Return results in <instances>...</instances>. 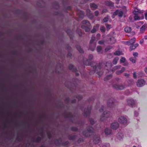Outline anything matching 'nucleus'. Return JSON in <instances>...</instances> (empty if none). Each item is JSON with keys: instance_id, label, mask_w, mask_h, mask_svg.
<instances>
[{"instance_id": "nucleus-1", "label": "nucleus", "mask_w": 147, "mask_h": 147, "mask_svg": "<svg viewBox=\"0 0 147 147\" xmlns=\"http://www.w3.org/2000/svg\"><path fill=\"white\" fill-rule=\"evenodd\" d=\"M93 58V55H90L88 56V59H84L83 60V63L84 65H90L91 67H92V70L89 71V74L90 75H92L96 72V70H97V68H99L100 65L102 64V63H98L90 61V60L92 59Z\"/></svg>"}, {"instance_id": "nucleus-2", "label": "nucleus", "mask_w": 147, "mask_h": 147, "mask_svg": "<svg viewBox=\"0 0 147 147\" xmlns=\"http://www.w3.org/2000/svg\"><path fill=\"white\" fill-rule=\"evenodd\" d=\"M102 63V64L100 65L99 68H97V70H96V72L98 75L99 77L101 76L103 74L101 70L104 67H107L109 68H110L112 66L111 62L110 61H108L106 64L102 62H100L99 63Z\"/></svg>"}, {"instance_id": "nucleus-3", "label": "nucleus", "mask_w": 147, "mask_h": 147, "mask_svg": "<svg viewBox=\"0 0 147 147\" xmlns=\"http://www.w3.org/2000/svg\"><path fill=\"white\" fill-rule=\"evenodd\" d=\"M142 12L140 10H134L133 13L134 15V20L135 21L139 20L144 18L143 15L142 14Z\"/></svg>"}, {"instance_id": "nucleus-4", "label": "nucleus", "mask_w": 147, "mask_h": 147, "mask_svg": "<svg viewBox=\"0 0 147 147\" xmlns=\"http://www.w3.org/2000/svg\"><path fill=\"white\" fill-rule=\"evenodd\" d=\"M94 130L91 127L89 126L87 128V130L83 132V135L86 137H89L92 134V133L94 132Z\"/></svg>"}, {"instance_id": "nucleus-5", "label": "nucleus", "mask_w": 147, "mask_h": 147, "mask_svg": "<svg viewBox=\"0 0 147 147\" xmlns=\"http://www.w3.org/2000/svg\"><path fill=\"white\" fill-rule=\"evenodd\" d=\"M95 39V37L93 35L90 41L89 48L92 51H94L96 46V43L94 42Z\"/></svg>"}, {"instance_id": "nucleus-6", "label": "nucleus", "mask_w": 147, "mask_h": 147, "mask_svg": "<svg viewBox=\"0 0 147 147\" xmlns=\"http://www.w3.org/2000/svg\"><path fill=\"white\" fill-rule=\"evenodd\" d=\"M118 121L121 124L126 125L127 123V117L126 116H121L118 118Z\"/></svg>"}, {"instance_id": "nucleus-7", "label": "nucleus", "mask_w": 147, "mask_h": 147, "mask_svg": "<svg viewBox=\"0 0 147 147\" xmlns=\"http://www.w3.org/2000/svg\"><path fill=\"white\" fill-rule=\"evenodd\" d=\"M111 116V114L109 111H105L101 116L100 120L101 121H103Z\"/></svg>"}, {"instance_id": "nucleus-8", "label": "nucleus", "mask_w": 147, "mask_h": 147, "mask_svg": "<svg viewBox=\"0 0 147 147\" xmlns=\"http://www.w3.org/2000/svg\"><path fill=\"white\" fill-rule=\"evenodd\" d=\"M116 100L113 98L109 99L107 100V104L108 106L110 108H112L115 105V103Z\"/></svg>"}, {"instance_id": "nucleus-9", "label": "nucleus", "mask_w": 147, "mask_h": 147, "mask_svg": "<svg viewBox=\"0 0 147 147\" xmlns=\"http://www.w3.org/2000/svg\"><path fill=\"white\" fill-rule=\"evenodd\" d=\"M112 87L117 90H122L125 88V86L123 85H117L114 84L113 81L111 83Z\"/></svg>"}, {"instance_id": "nucleus-10", "label": "nucleus", "mask_w": 147, "mask_h": 147, "mask_svg": "<svg viewBox=\"0 0 147 147\" xmlns=\"http://www.w3.org/2000/svg\"><path fill=\"white\" fill-rule=\"evenodd\" d=\"M127 105L131 107H133L135 105V100L132 98H128L127 100Z\"/></svg>"}, {"instance_id": "nucleus-11", "label": "nucleus", "mask_w": 147, "mask_h": 147, "mask_svg": "<svg viewBox=\"0 0 147 147\" xmlns=\"http://www.w3.org/2000/svg\"><path fill=\"white\" fill-rule=\"evenodd\" d=\"M91 109V106H88L87 109H85L84 110V115L86 117L89 116L90 113Z\"/></svg>"}, {"instance_id": "nucleus-12", "label": "nucleus", "mask_w": 147, "mask_h": 147, "mask_svg": "<svg viewBox=\"0 0 147 147\" xmlns=\"http://www.w3.org/2000/svg\"><path fill=\"white\" fill-rule=\"evenodd\" d=\"M100 140V136L99 135H95L94 136L93 138V142L95 144H97L99 143Z\"/></svg>"}, {"instance_id": "nucleus-13", "label": "nucleus", "mask_w": 147, "mask_h": 147, "mask_svg": "<svg viewBox=\"0 0 147 147\" xmlns=\"http://www.w3.org/2000/svg\"><path fill=\"white\" fill-rule=\"evenodd\" d=\"M145 82L144 80L140 79L137 81L136 84L138 87H141L145 85Z\"/></svg>"}, {"instance_id": "nucleus-14", "label": "nucleus", "mask_w": 147, "mask_h": 147, "mask_svg": "<svg viewBox=\"0 0 147 147\" xmlns=\"http://www.w3.org/2000/svg\"><path fill=\"white\" fill-rule=\"evenodd\" d=\"M123 14V12L122 11L120 10L117 9L113 13V15L114 16L118 15V16L120 18H121Z\"/></svg>"}, {"instance_id": "nucleus-15", "label": "nucleus", "mask_w": 147, "mask_h": 147, "mask_svg": "<svg viewBox=\"0 0 147 147\" xmlns=\"http://www.w3.org/2000/svg\"><path fill=\"white\" fill-rule=\"evenodd\" d=\"M119 125L117 121H115L112 123L111 125V128L114 129H116L118 128Z\"/></svg>"}, {"instance_id": "nucleus-16", "label": "nucleus", "mask_w": 147, "mask_h": 147, "mask_svg": "<svg viewBox=\"0 0 147 147\" xmlns=\"http://www.w3.org/2000/svg\"><path fill=\"white\" fill-rule=\"evenodd\" d=\"M73 65L71 64L69 65V69L70 70H72L73 72H75V75L76 76H78L79 74L77 72V70L76 68H73Z\"/></svg>"}, {"instance_id": "nucleus-17", "label": "nucleus", "mask_w": 147, "mask_h": 147, "mask_svg": "<svg viewBox=\"0 0 147 147\" xmlns=\"http://www.w3.org/2000/svg\"><path fill=\"white\" fill-rule=\"evenodd\" d=\"M86 15L87 17L91 19L94 17L92 13H91L90 10L89 9H87L86 10Z\"/></svg>"}, {"instance_id": "nucleus-18", "label": "nucleus", "mask_w": 147, "mask_h": 147, "mask_svg": "<svg viewBox=\"0 0 147 147\" xmlns=\"http://www.w3.org/2000/svg\"><path fill=\"white\" fill-rule=\"evenodd\" d=\"M116 42V39L113 36L110 37L109 39L107 40L108 43L111 44H114Z\"/></svg>"}, {"instance_id": "nucleus-19", "label": "nucleus", "mask_w": 147, "mask_h": 147, "mask_svg": "<svg viewBox=\"0 0 147 147\" xmlns=\"http://www.w3.org/2000/svg\"><path fill=\"white\" fill-rule=\"evenodd\" d=\"M105 4L106 5L109 6L111 8L114 7V3L111 1H106L105 2Z\"/></svg>"}, {"instance_id": "nucleus-20", "label": "nucleus", "mask_w": 147, "mask_h": 147, "mask_svg": "<svg viewBox=\"0 0 147 147\" xmlns=\"http://www.w3.org/2000/svg\"><path fill=\"white\" fill-rule=\"evenodd\" d=\"M116 138L119 140H121L123 138V135L122 133L119 132L117 134L116 136Z\"/></svg>"}, {"instance_id": "nucleus-21", "label": "nucleus", "mask_w": 147, "mask_h": 147, "mask_svg": "<svg viewBox=\"0 0 147 147\" xmlns=\"http://www.w3.org/2000/svg\"><path fill=\"white\" fill-rule=\"evenodd\" d=\"M90 6L92 9L93 10L97 9L98 7V5L94 3H90Z\"/></svg>"}, {"instance_id": "nucleus-22", "label": "nucleus", "mask_w": 147, "mask_h": 147, "mask_svg": "<svg viewBox=\"0 0 147 147\" xmlns=\"http://www.w3.org/2000/svg\"><path fill=\"white\" fill-rule=\"evenodd\" d=\"M55 143L56 146H59L61 145V139H56L55 140Z\"/></svg>"}, {"instance_id": "nucleus-23", "label": "nucleus", "mask_w": 147, "mask_h": 147, "mask_svg": "<svg viewBox=\"0 0 147 147\" xmlns=\"http://www.w3.org/2000/svg\"><path fill=\"white\" fill-rule=\"evenodd\" d=\"M104 132L106 135H108L111 133V130L110 129L106 128L104 130Z\"/></svg>"}, {"instance_id": "nucleus-24", "label": "nucleus", "mask_w": 147, "mask_h": 147, "mask_svg": "<svg viewBox=\"0 0 147 147\" xmlns=\"http://www.w3.org/2000/svg\"><path fill=\"white\" fill-rule=\"evenodd\" d=\"M77 137V136L76 135L69 134L68 136V138L70 140H74Z\"/></svg>"}, {"instance_id": "nucleus-25", "label": "nucleus", "mask_w": 147, "mask_h": 147, "mask_svg": "<svg viewBox=\"0 0 147 147\" xmlns=\"http://www.w3.org/2000/svg\"><path fill=\"white\" fill-rule=\"evenodd\" d=\"M125 70V68L124 67H122L121 70H118L116 72V74L117 75H119L122 73Z\"/></svg>"}, {"instance_id": "nucleus-26", "label": "nucleus", "mask_w": 147, "mask_h": 147, "mask_svg": "<svg viewBox=\"0 0 147 147\" xmlns=\"http://www.w3.org/2000/svg\"><path fill=\"white\" fill-rule=\"evenodd\" d=\"M147 28V25L146 24H144L140 28V31L141 32H144L145 30Z\"/></svg>"}, {"instance_id": "nucleus-27", "label": "nucleus", "mask_w": 147, "mask_h": 147, "mask_svg": "<svg viewBox=\"0 0 147 147\" xmlns=\"http://www.w3.org/2000/svg\"><path fill=\"white\" fill-rule=\"evenodd\" d=\"M82 23L84 24H86L88 27L90 26V25L89 22L86 20H83L82 22Z\"/></svg>"}, {"instance_id": "nucleus-28", "label": "nucleus", "mask_w": 147, "mask_h": 147, "mask_svg": "<svg viewBox=\"0 0 147 147\" xmlns=\"http://www.w3.org/2000/svg\"><path fill=\"white\" fill-rule=\"evenodd\" d=\"M69 142L68 141H65L61 143V145L68 147L69 146Z\"/></svg>"}, {"instance_id": "nucleus-29", "label": "nucleus", "mask_w": 147, "mask_h": 147, "mask_svg": "<svg viewBox=\"0 0 147 147\" xmlns=\"http://www.w3.org/2000/svg\"><path fill=\"white\" fill-rule=\"evenodd\" d=\"M96 50L98 53H102V48L100 46H98L96 48Z\"/></svg>"}, {"instance_id": "nucleus-30", "label": "nucleus", "mask_w": 147, "mask_h": 147, "mask_svg": "<svg viewBox=\"0 0 147 147\" xmlns=\"http://www.w3.org/2000/svg\"><path fill=\"white\" fill-rule=\"evenodd\" d=\"M78 13L79 14V16L80 18H83L84 16V11H78Z\"/></svg>"}, {"instance_id": "nucleus-31", "label": "nucleus", "mask_w": 147, "mask_h": 147, "mask_svg": "<svg viewBox=\"0 0 147 147\" xmlns=\"http://www.w3.org/2000/svg\"><path fill=\"white\" fill-rule=\"evenodd\" d=\"M42 138L40 137H38L36 139L34 140V142L36 143H39L41 141Z\"/></svg>"}, {"instance_id": "nucleus-32", "label": "nucleus", "mask_w": 147, "mask_h": 147, "mask_svg": "<svg viewBox=\"0 0 147 147\" xmlns=\"http://www.w3.org/2000/svg\"><path fill=\"white\" fill-rule=\"evenodd\" d=\"M109 16L108 15H107L106 17L104 18L102 23L107 22L109 20Z\"/></svg>"}, {"instance_id": "nucleus-33", "label": "nucleus", "mask_w": 147, "mask_h": 147, "mask_svg": "<svg viewBox=\"0 0 147 147\" xmlns=\"http://www.w3.org/2000/svg\"><path fill=\"white\" fill-rule=\"evenodd\" d=\"M81 28L83 29H84L85 30L86 32H88L90 30L89 28H88V27L84 25L82 26Z\"/></svg>"}, {"instance_id": "nucleus-34", "label": "nucleus", "mask_w": 147, "mask_h": 147, "mask_svg": "<svg viewBox=\"0 0 147 147\" xmlns=\"http://www.w3.org/2000/svg\"><path fill=\"white\" fill-rule=\"evenodd\" d=\"M76 47L77 50L80 53H83V49L81 48L80 46L77 45L76 46Z\"/></svg>"}, {"instance_id": "nucleus-35", "label": "nucleus", "mask_w": 147, "mask_h": 147, "mask_svg": "<svg viewBox=\"0 0 147 147\" xmlns=\"http://www.w3.org/2000/svg\"><path fill=\"white\" fill-rule=\"evenodd\" d=\"M121 65H117L114 66L112 68L111 71L112 72H114L115 70L119 69L121 67Z\"/></svg>"}, {"instance_id": "nucleus-36", "label": "nucleus", "mask_w": 147, "mask_h": 147, "mask_svg": "<svg viewBox=\"0 0 147 147\" xmlns=\"http://www.w3.org/2000/svg\"><path fill=\"white\" fill-rule=\"evenodd\" d=\"M131 28L129 27H125L124 29V31L126 32H129L131 31Z\"/></svg>"}, {"instance_id": "nucleus-37", "label": "nucleus", "mask_w": 147, "mask_h": 147, "mask_svg": "<svg viewBox=\"0 0 147 147\" xmlns=\"http://www.w3.org/2000/svg\"><path fill=\"white\" fill-rule=\"evenodd\" d=\"M67 34L69 35L70 36V38H71V37L73 36L72 33L70 30H67Z\"/></svg>"}, {"instance_id": "nucleus-38", "label": "nucleus", "mask_w": 147, "mask_h": 147, "mask_svg": "<svg viewBox=\"0 0 147 147\" xmlns=\"http://www.w3.org/2000/svg\"><path fill=\"white\" fill-rule=\"evenodd\" d=\"M112 77V75H108L105 78L104 80L105 81H107L111 79Z\"/></svg>"}, {"instance_id": "nucleus-39", "label": "nucleus", "mask_w": 147, "mask_h": 147, "mask_svg": "<svg viewBox=\"0 0 147 147\" xmlns=\"http://www.w3.org/2000/svg\"><path fill=\"white\" fill-rule=\"evenodd\" d=\"M119 60V58L118 57H115L113 60V63L114 65L116 64Z\"/></svg>"}, {"instance_id": "nucleus-40", "label": "nucleus", "mask_w": 147, "mask_h": 147, "mask_svg": "<svg viewBox=\"0 0 147 147\" xmlns=\"http://www.w3.org/2000/svg\"><path fill=\"white\" fill-rule=\"evenodd\" d=\"M114 54L115 55H122V53L119 51H116L114 53Z\"/></svg>"}, {"instance_id": "nucleus-41", "label": "nucleus", "mask_w": 147, "mask_h": 147, "mask_svg": "<svg viewBox=\"0 0 147 147\" xmlns=\"http://www.w3.org/2000/svg\"><path fill=\"white\" fill-rule=\"evenodd\" d=\"M129 60L133 63H135L136 62V58L135 57H131L129 58Z\"/></svg>"}, {"instance_id": "nucleus-42", "label": "nucleus", "mask_w": 147, "mask_h": 147, "mask_svg": "<svg viewBox=\"0 0 147 147\" xmlns=\"http://www.w3.org/2000/svg\"><path fill=\"white\" fill-rule=\"evenodd\" d=\"M136 40V38L134 37L130 39L129 41L131 45L133 44L135 42Z\"/></svg>"}, {"instance_id": "nucleus-43", "label": "nucleus", "mask_w": 147, "mask_h": 147, "mask_svg": "<svg viewBox=\"0 0 147 147\" xmlns=\"http://www.w3.org/2000/svg\"><path fill=\"white\" fill-rule=\"evenodd\" d=\"M100 30L102 32L104 33L106 29L104 26H101L100 27Z\"/></svg>"}, {"instance_id": "nucleus-44", "label": "nucleus", "mask_w": 147, "mask_h": 147, "mask_svg": "<svg viewBox=\"0 0 147 147\" xmlns=\"http://www.w3.org/2000/svg\"><path fill=\"white\" fill-rule=\"evenodd\" d=\"M77 32L78 33L79 36H81L82 35V32L81 30L78 29L77 30Z\"/></svg>"}, {"instance_id": "nucleus-45", "label": "nucleus", "mask_w": 147, "mask_h": 147, "mask_svg": "<svg viewBox=\"0 0 147 147\" xmlns=\"http://www.w3.org/2000/svg\"><path fill=\"white\" fill-rule=\"evenodd\" d=\"M125 57H122L120 59V63H124L125 61Z\"/></svg>"}, {"instance_id": "nucleus-46", "label": "nucleus", "mask_w": 147, "mask_h": 147, "mask_svg": "<svg viewBox=\"0 0 147 147\" xmlns=\"http://www.w3.org/2000/svg\"><path fill=\"white\" fill-rule=\"evenodd\" d=\"M136 47L133 44L131 45L130 47V50L131 51L136 49Z\"/></svg>"}, {"instance_id": "nucleus-47", "label": "nucleus", "mask_w": 147, "mask_h": 147, "mask_svg": "<svg viewBox=\"0 0 147 147\" xmlns=\"http://www.w3.org/2000/svg\"><path fill=\"white\" fill-rule=\"evenodd\" d=\"M71 130L74 131H76L78 130V128L75 127H73L71 128Z\"/></svg>"}, {"instance_id": "nucleus-48", "label": "nucleus", "mask_w": 147, "mask_h": 147, "mask_svg": "<svg viewBox=\"0 0 147 147\" xmlns=\"http://www.w3.org/2000/svg\"><path fill=\"white\" fill-rule=\"evenodd\" d=\"M97 29L95 28V27H94L91 30V32L92 33H94L96 31Z\"/></svg>"}, {"instance_id": "nucleus-49", "label": "nucleus", "mask_w": 147, "mask_h": 147, "mask_svg": "<svg viewBox=\"0 0 147 147\" xmlns=\"http://www.w3.org/2000/svg\"><path fill=\"white\" fill-rule=\"evenodd\" d=\"M110 144L109 143H108L103 145L102 147H110Z\"/></svg>"}, {"instance_id": "nucleus-50", "label": "nucleus", "mask_w": 147, "mask_h": 147, "mask_svg": "<svg viewBox=\"0 0 147 147\" xmlns=\"http://www.w3.org/2000/svg\"><path fill=\"white\" fill-rule=\"evenodd\" d=\"M76 97L78 99V100H81L82 98V97L81 96L79 95L77 96Z\"/></svg>"}, {"instance_id": "nucleus-51", "label": "nucleus", "mask_w": 147, "mask_h": 147, "mask_svg": "<svg viewBox=\"0 0 147 147\" xmlns=\"http://www.w3.org/2000/svg\"><path fill=\"white\" fill-rule=\"evenodd\" d=\"M105 25L106 26V28H107V30H108L111 28V25H110L108 24H105Z\"/></svg>"}, {"instance_id": "nucleus-52", "label": "nucleus", "mask_w": 147, "mask_h": 147, "mask_svg": "<svg viewBox=\"0 0 147 147\" xmlns=\"http://www.w3.org/2000/svg\"><path fill=\"white\" fill-rule=\"evenodd\" d=\"M90 122L92 125H93L94 123V120L93 119H90Z\"/></svg>"}, {"instance_id": "nucleus-53", "label": "nucleus", "mask_w": 147, "mask_h": 147, "mask_svg": "<svg viewBox=\"0 0 147 147\" xmlns=\"http://www.w3.org/2000/svg\"><path fill=\"white\" fill-rule=\"evenodd\" d=\"M84 141V140L82 138H79L78 141V143H80L82 142H83Z\"/></svg>"}, {"instance_id": "nucleus-54", "label": "nucleus", "mask_w": 147, "mask_h": 147, "mask_svg": "<svg viewBox=\"0 0 147 147\" xmlns=\"http://www.w3.org/2000/svg\"><path fill=\"white\" fill-rule=\"evenodd\" d=\"M105 108V107L104 106H102L101 108L99 109L100 112H102L103 111V110Z\"/></svg>"}, {"instance_id": "nucleus-55", "label": "nucleus", "mask_w": 147, "mask_h": 147, "mask_svg": "<svg viewBox=\"0 0 147 147\" xmlns=\"http://www.w3.org/2000/svg\"><path fill=\"white\" fill-rule=\"evenodd\" d=\"M94 14L95 16H97L99 14V12L98 11L96 10L94 12Z\"/></svg>"}, {"instance_id": "nucleus-56", "label": "nucleus", "mask_w": 147, "mask_h": 147, "mask_svg": "<svg viewBox=\"0 0 147 147\" xmlns=\"http://www.w3.org/2000/svg\"><path fill=\"white\" fill-rule=\"evenodd\" d=\"M100 34L99 33H98L97 34L96 36V38L98 40L100 39Z\"/></svg>"}, {"instance_id": "nucleus-57", "label": "nucleus", "mask_w": 147, "mask_h": 147, "mask_svg": "<svg viewBox=\"0 0 147 147\" xmlns=\"http://www.w3.org/2000/svg\"><path fill=\"white\" fill-rule=\"evenodd\" d=\"M104 41L102 40L99 41L98 42V44L100 45L103 44H104Z\"/></svg>"}, {"instance_id": "nucleus-58", "label": "nucleus", "mask_w": 147, "mask_h": 147, "mask_svg": "<svg viewBox=\"0 0 147 147\" xmlns=\"http://www.w3.org/2000/svg\"><path fill=\"white\" fill-rule=\"evenodd\" d=\"M108 10L106 9H104L102 11V14L107 12Z\"/></svg>"}, {"instance_id": "nucleus-59", "label": "nucleus", "mask_w": 147, "mask_h": 147, "mask_svg": "<svg viewBox=\"0 0 147 147\" xmlns=\"http://www.w3.org/2000/svg\"><path fill=\"white\" fill-rule=\"evenodd\" d=\"M125 44L128 45H131V43L129 41H127L125 42Z\"/></svg>"}, {"instance_id": "nucleus-60", "label": "nucleus", "mask_w": 147, "mask_h": 147, "mask_svg": "<svg viewBox=\"0 0 147 147\" xmlns=\"http://www.w3.org/2000/svg\"><path fill=\"white\" fill-rule=\"evenodd\" d=\"M138 113L136 111H134V115L135 117H137L138 116Z\"/></svg>"}, {"instance_id": "nucleus-61", "label": "nucleus", "mask_w": 147, "mask_h": 147, "mask_svg": "<svg viewBox=\"0 0 147 147\" xmlns=\"http://www.w3.org/2000/svg\"><path fill=\"white\" fill-rule=\"evenodd\" d=\"M99 26L100 25L99 24H96L94 27H95V28H96L97 29V30L98 28L99 27Z\"/></svg>"}, {"instance_id": "nucleus-62", "label": "nucleus", "mask_w": 147, "mask_h": 147, "mask_svg": "<svg viewBox=\"0 0 147 147\" xmlns=\"http://www.w3.org/2000/svg\"><path fill=\"white\" fill-rule=\"evenodd\" d=\"M138 55V53L137 52H134L133 53V55L134 57H137Z\"/></svg>"}, {"instance_id": "nucleus-63", "label": "nucleus", "mask_w": 147, "mask_h": 147, "mask_svg": "<svg viewBox=\"0 0 147 147\" xmlns=\"http://www.w3.org/2000/svg\"><path fill=\"white\" fill-rule=\"evenodd\" d=\"M133 75V76L134 78L135 79H136V78L137 77H136V76L135 72H134V73Z\"/></svg>"}, {"instance_id": "nucleus-64", "label": "nucleus", "mask_w": 147, "mask_h": 147, "mask_svg": "<svg viewBox=\"0 0 147 147\" xmlns=\"http://www.w3.org/2000/svg\"><path fill=\"white\" fill-rule=\"evenodd\" d=\"M144 17L145 19L147 20V12L144 13Z\"/></svg>"}]
</instances>
